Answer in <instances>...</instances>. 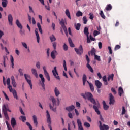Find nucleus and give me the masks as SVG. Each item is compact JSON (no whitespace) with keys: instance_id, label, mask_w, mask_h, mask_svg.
<instances>
[{"instance_id":"obj_1","label":"nucleus","mask_w":130,"mask_h":130,"mask_svg":"<svg viewBox=\"0 0 130 130\" xmlns=\"http://www.w3.org/2000/svg\"><path fill=\"white\" fill-rule=\"evenodd\" d=\"M86 98H87L88 100H89V101H90V102L92 103V104H94L92 108L94 109L95 112H96L97 114H98V115H100L101 113L100 111H99L98 108L100 107V104L98 103L97 104L96 100H95V99L93 98V94H92L91 92H88L86 93Z\"/></svg>"},{"instance_id":"obj_2","label":"nucleus","mask_w":130,"mask_h":130,"mask_svg":"<svg viewBox=\"0 0 130 130\" xmlns=\"http://www.w3.org/2000/svg\"><path fill=\"white\" fill-rule=\"evenodd\" d=\"M50 99L52 102L53 106L51 105V104H49V107L50 109H51L54 112H56V106H58L59 105L60 101L59 99L57 98V102L56 103V99H55V98L53 96H50ZM54 107V108H53Z\"/></svg>"},{"instance_id":"obj_3","label":"nucleus","mask_w":130,"mask_h":130,"mask_svg":"<svg viewBox=\"0 0 130 130\" xmlns=\"http://www.w3.org/2000/svg\"><path fill=\"white\" fill-rule=\"evenodd\" d=\"M59 23L60 25H61V30L60 32L62 34H63V31H62V29L63 31H64V33L67 36V37H69V34L68 33V29H67V26H66V25H67V20L66 19H63V18H62L60 20V19L59 20Z\"/></svg>"},{"instance_id":"obj_4","label":"nucleus","mask_w":130,"mask_h":130,"mask_svg":"<svg viewBox=\"0 0 130 130\" xmlns=\"http://www.w3.org/2000/svg\"><path fill=\"white\" fill-rule=\"evenodd\" d=\"M82 82L83 86H85V85H86V82H87V83H88V85H89L90 89L91 92H94L95 90V88H94V85H93V84H92L91 83H90L89 81H87V76H86V74L83 75Z\"/></svg>"},{"instance_id":"obj_5","label":"nucleus","mask_w":130,"mask_h":130,"mask_svg":"<svg viewBox=\"0 0 130 130\" xmlns=\"http://www.w3.org/2000/svg\"><path fill=\"white\" fill-rule=\"evenodd\" d=\"M2 110L4 115V116L7 121L10 120V118L9 117V115H8V111L9 112H11V110L9 109V108L6 106V105H4L2 107Z\"/></svg>"},{"instance_id":"obj_6","label":"nucleus","mask_w":130,"mask_h":130,"mask_svg":"<svg viewBox=\"0 0 130 130\" xmlns=\"http://www.w3.org/2000/svg\"><path fill=\"white\" fill-rule=\"evenodd\" d=\"M24 76L27 83H28V84L29 85L30 88L31 90H32L33 88H32V81H31V76H30V75L29 74H24Z\"/></svg>"},{"instance_id":"obj_7","label":"nucleus","mask_w":130,"mask_h":130,"mask_svg":"<svg viewBox=\"0 0 130 130\" xmlns=\"http://www.w3.org/2000/svg\"><path fill=\"white\" fill-rule=\"evenodd\" d=\"M46 114L47 122L48 123V127L50 128V130H52V127H51V118L50 117V114L48 110L46 111Z\"/></svg>"},{"instance_id":"obj_8","label":"nucleus","mask_w":130,"mask_h":130,"mask_svg":"<svg viewBox=\"0 0 130 130\" xmlns=\"http://www.w3.org/2000/svg\"><path fill=\"white\" fill-rule=\"evenodd\" d=\"M85 57L87 61L86 67L87 69H88L89 71H90L91 73H94V70L93 69L92 67H91V66L90 65V58H89V56H88V55H86Z\"/></svg>"},{"instance_id":"obj_9","label":"nucleus","mask_w":130,"mask_h":130,"mask_svg":"<svg viewBox=\"0 0 130 130\" xmlns=\"http://www.w3.org/2000/svg\"><path fill=\"white\" fill-rule=\"evenodd\" d=\"M52 73L54 78H55L56 80L60 81V77H59V75H58V72H57V70L56 69V66L54 67V69L52 71Z\"/></svg>"},{"instance_id":"obj_10","label":"nucleus","mask_w":130,"mask_h":130,"mask_svg":"<svg viewBox=\"0 0 130 130\" xmlns=\"http://www.w3.org/2000/svg\"><path fill=\"white\" fill-rule=\"evenodd\" d=\"M74 49L77 54H78V55H82V54H83V52H84V50L83 49V46H82V45H80L78 49L75 48Z\"/></svg>"},{"instance_id":"obj_11","label":"nucleus","mask_w":130,"mask_h":130,"mask_svg":"<svg viewBox=\"0 0 130 130\" xmlns=\"http://www.w3.org/2000/svg\"><path fill=\"white\" fill-rule=\"evenodd\" d=\"M43 70L44 71L45 77H46L47 80L49 82V81H50V76H49V73H48L47 70H46V67L45 66H43Z\"/></svg>"},{"instance_id":"obj_12","label":"nucleus","mask_w":130,"mask_h":130,"mask_svg":"<svg viewBox=\"0 0 130 130\" xmlns=\"http://www.w3.org/2000/svg\"><path fill=\"white\" fill-rule=\"evenodd\" d=\"M84 34L87 37V43H90V38H89V28H88V27H85L84 28Z\"/></svg>"},{"instance_id":"obj_13","label":"nucleus","mask_w":130,"mask_h":130,"mask_svg":"<svg viewBox=\"0 0 130 130\" xmlns=\"http://www.w3.org/2000/svg\"><path fill=\"white\" fill-rule=\"evenodd\" d=\"M109 104L110 105H114V102L115 101L114 100V96L112 95V93H110L109 94Z\"/></svg>"},{"instance_id":"obj_14","label":"nucleus","mask_w":130,"mask_h":130,"mask_svg":"<svg viewBox=\"0 0 130 130\" xmlns=\"http://www.w3.org/2000/svg\"><path fill=\"white\" fill-rule=\"evenodd\" d=\"M100 123V127L102 128V129L104 130H108L109 129V126L108 125H106L105 124H103L101 122V121H99Z\"/></svg>"},{"instance_id":"obj_15","label":"nucleus","mask_w":130,"mask_h":130,"mask_svg":"<svg viewBox=\"0 0 130 130\" xmlns=\"http://www.w3.org/2000/svg\"><path fill=\"white\" fill-rule=\"evenodd\" d=\"M77 122L78 126V130H84L83 126H82V121L80 119H77Z\"/></svg>"},{"instance_id":"obj_16","label":"nucleus","mask_w":130,"mask_h":130,"mask_svg":"<svg viewBox=\"0 0 130 130\" xmlns=\"http://www.w3.org/2000/svg\"><path fill=\"white\" fill-rule=\"evenodd\" d=\"M8 20L9 25L13 26V16H12V14L8 15Z\"/></svg>"},{"instance_id":"obj_17","label":"nucleus","mask_w":130,"mask_h":130,"mask_svg":"<svg viewBox=\"0 0 130 130\" xmlns=\"http://www.w3.org/2000/svg\"><path fill=\"white\" fill-rule=\"evenodd\" d=\"M11 124L13 128H15V126L17 125V122L16 121V119H15V118H11Z\"/></svg>"},{"instance_id":"obj_18","label":"nucleus","mask_w":130,"mask_h":130,"mask_svg":"<svg viewBox=\"0 0 130 130\" xmlns=\"http://www.w3.org/2000/svg\"><path fill=\"white\" fill-rule=\"evenodd\" d=\"M32 119L36 127H37V126H38V121H37V116H36V115H33Z\"/></svg>"},{"instance_id":"obj_19","label":"nucleus","mask_w":130,"mask_h":130,"mask_svg":"<svg viewBox=\"0 0 130 130\" xmlns=\"http://www.w3.org/2000/svg\"><path fill=\"white\" fill-rule=\"evenodd\" d=\"M54 93L56 96V97H58L59 95H60V91L58 89V88L55 87L54 90Z\"/></svg>"},{"instance_id":"obj_20","label":"nucleus","mask_w":130,"mask_h":130,"mask_svg":"<svg viewBox=\"0 0 130 130\" xmlns=\"http://www.w3.org/2000/svg\"><path fill=\"white\" fill-rule=\"evenodd\" d=\"M95 84L98 89H100L101 87H102V83H101L99 80H95Z\"/></svg>"},{"instance_id":"obj_21","label":"nucleus","mask_w":130,"mask_h":130,"mask_svg":"<svg viewBox=\"0 0 130 130\" xmlns=\"http://www.w3.org/2000/svg\"><path fill=\"white\" fill-rule=\"evenodd\" d=\"M66 110H68L69 112L73 111L75 109V106L72 105L70 106L67 107L66 108Z\"/></svg>"},{"instance_id":"obj_22","label":"nucleus","mask_w":130,"mask_h":130,"mask_svg":"<svg viewBox=\"0 0 130 130\" xmlns=\"http://www.w3.org/2000/svg\"><path fill=\"white\" fill-rule=\"evenodd\" d=\"M56 53H57V52L55 50H54L51 52V57L52 59H55V54H56Z\"/></svg>"},{"instance_id":"obj_23","label":"nucleus","mask_w":130,"mask_h":130,"mask_svg":"<svg viewBox=\"0 0 130 130\" xmlns=\"http://www.w3.org/2000/svg\"><path fill=\"white\" fill-rule=\"evenodd\" d=\"M31 73L36 78H38V74L37 73V70H36V69H32Z\"/></svg>"},{"instance_id":"obj_24","label":"nucleus","mask_w":130,"mask_h":130,"mask_svg":"<svg viewBox=\"0 0 130 130\" xmlns=\"http://www.w3.org/2000/svg\"><path fill=\"white\" fill-rule=\"evenodd\" d=\"M16 24L17 25V27H18V28H19V29L21 30L23 29V26H22V24L21 23H20V21L18 19H17L16 21Z\"/></svg>"},{"instance_id":"obj_25","label":"nucleus","mask_w":130,"mask_h":130,"mask_svg":"<svg viewBox=\"0 0 130 130\" xmlns=\"http://www.w3.org/2000/svg\"><path fill=\"white\" fill-rule=\"evenodd\" d=\"M3 1L2 2V6L3 8H7V6L8 5V0H2Z\"/></svg>"},{"instance_id":"obj_26","label":"nucleus","mask_w":130,"mask_h":130,"mask_svg":"<svg viewBox=\"0 0 130 130\" xmlns=\"http://www.w3.org/2000/svg\"><path fill=\"white\" fill-rule=\"evenodd\" d=\"M36 36L37 37V41L38 43H39V41L40 40V37H39V34H38V31H37V29H36L35 30Z\"/></svg>"},{"instance_id":"obj_27","label":"nucleus","mask_w":130,"mask_h":130,"mask_svg":"<svg viewBox=\"0 0 130 130\" xmlns=\"http://www.w3.org/2000/svg\"><path fill=\"white\" fill-rule=\"evenodd\" d=\"M103 108L104 110H108V108H109V106L106 105V103L105 102V101H103Z\"/></svg>"},{"instance_id":"obj_28","label":"nucleus","mask_w":130,"mask_h":130,"mask_svg":"<svg viewBox=\"0 0 130 130\" xmlns=\"http://www.w3.org/2000/svg\"><path fill=\"white\" fill-rule=\"evenodd\" d=\"M68 41L71 47H75V45L73 43V41L71 38H68Z\"/></svg>"},{"instance_id":"obj_29","label":"nucleus","mask_w":130,"mask_h":130,"mask_svg":"<svg viewBox=\"0 0 130 130\" xmlns=\"http://www.w3.org/2000/svg\"><path fill=\"white\" fill-rule=\"evenodd\" d=\"M12 94L13 95L14 98H15L17 100H18V94H17V91L16 90H14L12 91Z\"/></svg>"},{"instance_id":"obj_30","label":"nucleus","mask_w":130,"mask_h":130,"mask_svg":"<svg viewBox=\"0 0 130 130\" xmlns=\"http://www.w3.org/2000/svg\"><path fill=\"white\" fill-rule=\"evenodd\" d=\"M123 93V89L121 87H120L119 88V90H118V94L121 97V96L122 95V94Z\"/></svg>"},{"instance_id":"obj_31","label":"nucleus","mask_w":130,"mask_h":130,"mask_svg":"<svg viewBox=\"0 0 130 130\" xmlns=\"http://www.w3.org/2000/svg\"><path fill=\"white\" fill-rule=\"evenodd\" d=\"M50 40L51 41V42H53L54 41H55L56 40V38H55V36H54L53 35H52L49 37Z\"/></svg>"},{"instance_id":"obj_32","label":"nucleus","mask_w":130,"mask_h":130,"mask_svg":"<svg viewBox=\"0 0 130 130\" xmlns=\"http://www.w3.org/2000/svg\"><path fill=\"white\" fill-rule=\"evenodd\" d=\"M112 9V6H111V4H108L106 7L105 8V10H106V11H111Z\"/></svg>"},{"instance_id":"obj_33","label":"nucleus","mask_w":130,"mask_h":130,"mask_svg":"<svg viewBox=\"0 0 130 130\" xmlns=\"http://www.w3.org/2000/svg\"><path fill=\"white\" fill-rule=\"evenodd\" d=\"M65 14L66 16H67V17L69 18V19H71V14L70 13V11H69V9L66 10Z\"/></svg>"},{"instance_id":"obj_34","label":"nucleus","mask_w":130,"mask_h":130,"mask_svg":"<svg viewBox=\"0 0 130 130\" xmlns=\"http://www.w3.org/2000/svg\"><path fill=\"white\" fill-rule=\"evenodd\" d=\"M91 52V54L92 56L94 55H96V49L94 48H92L91 49V50L90 51Z\"/></svg>"},{"instance_id":"obj_35","label":"nucleus","mask_w":130,"mask_h":130,"mask_svg":"<svg viewBox=\"0 0 130 130\" xmlns=\"http://www.w3.org/2000/svg\"><path fill=\"white\" fill-rule=\"evenodd\" d=\"M10 61L11 62V67L14 69V57L12 55L10 56Z\"/></svg>"},{"instance_id":"obj_36","label":"nucleus","mask_w":130,"mask_h":130,"mask_svg":"<svg viewBox=\"0 0 130 130\" xmlns=\"http://www.w3.org/2000/svg\"><path fill=\"white\" fill-rule=\"evenodd\" d=\"M37 25L39 29V32L41 33V34H42V28H41V25H40V23L38 22L37 23Z\"/></svg>"},{"instance_id":"obj_37","label":"nucleus","mask_w":130,"mask_h":130,"mask_svg":"<svg viewBox=\"0 0 130 130\" xmlns=\"http://www.w3.org/2000/svg\"><path fill=\"white\" fill-rule=\"evenodd\" d=\"M39 77L41 79V81L42 83H45V79L43 77V75H42L41 74H39Z\"/></svg>"},{"instance_id":"obj_38","label":"nucleus","mask_w":130,"mask_h":130,"mask_svg":"<svg viewBox=\"0 0 130 130\" xmlns=\"http://www.w3.org/2000/svg\"><path fill=\"white\" fill-rule=\"evenodd\" d=\"M75 28L77 31H79V30H80L81 28V24L80 23L75 24Z\"/></svg>"},{"instance_id":"obj_39","label":"nucleus","mask_w":130,"mask_h":130,"mask_svg":"<svg viewBox=\"0 0 130 130\" xmlns=\"http://www.w3.org/2000/svg\"><path fill=\"white\" fill-rule=\"evenodd\" d=\"M113 77H114V74H112L111 75L109 76L108 77V81H109L110 80H111V81H113Z\"/></svg>"},{"instance_id":"obj_40","label":"nucleus","mask_w":130,"mask_h":130,"mask_svg":"<svg viewBox=\"0 0 130 130\" xmlns=\"http://www.w3.org/2000/svg\"><path fill=\"white\" fill-rule=\"evenodd\" d=\"M76 17H82V16H83V13L79 11L76 13Z\"/></svg>"},{"instance_id":"obj_41","label":"nucleus","mask_w":130,"mask_h":130,"mask_svg":"<svg viewBox=\"0 0 130 130\" xmlns=\"http://www.w3.org/2000/svg\"><path fill=\"white\" fill-rule=\"evenodd\" d=\"M89 40H90V43H91V41H96V39L95 38H93L92 37V35H89Z\"/></svg>"},{"instance_id":"obj_42","label":"nucleus","mask_w":130,"mask_h":130,"mask_svg":"<svg viewBox=\"0 0 130 130\" xmlns=\"http://www.w3.org/2000/svg\"><path fill=\"white\" fill-rule=\"evenodd\" d=\"M126 112V110H125V107L124 106H123L122 108L121 115H124V114H125Z\"/></svg>"},{"instance_id":"obj_43","label":"nucleus","mask_w":130,"mask_h":130,"mask_svg":"<svg viewBox=\"0 0 130 130\" xmlns=\"http://www.w3.org/2000/svg\"><path fill=\"white\" fill-rule=\"evenodd\" d=\"M94 59L98 60V61H101V58H100V56H98L97 55H94Z\"/></svg>"},{"instance_id":"obj_44","label":"nucleus","mask_w":130,"mask_h":130,"mask_svg":"<svg viewBox=\"0 0 130 130\" xmlns=\"http://www.w3.org/2000/svg\"><path fill=\"white\" fill-rule=\"evenodd\" d=\"M82 21L83 22V24H87V22H88V20L87 19V17L84 16L83 17Z\"/></svg>"},{"instance_id":"obj_45","label":"nucleus","mask_w":130,"mask_h":130,"mask_svg":"<svg viewBox=\"0 0 130 130\" xmlns=\"http://www.w3.org/2000/svg\"><path fill=\"white\" fill-rule=\"evenodd\" d=\"M26 125H27V126H28L30 130H33V127H32L30 123H29L28 122H26Z\"/></svg>"},{"instance_id":"obj_46","label":"nucleus","mask_w":130,"mask_h":130,"mask_svg":"<svg viewBox=\"0 0 130 130\" xmlns=\"http://www.w3.org/2000/svg\"><path fill=\"white\" fill-rule=\"evenodd\" d=\"M100 15L103 19H105V15H104V13H103V11L101 10L100 13Z\"/></svg>"},{"instance_id":"obj_47","label":"nucleus","mask_w":130,"mask_h":130,"mask_svg":"<svg viewBox=\"0 0 130 130\" xmlns=\"http://www.w3.org/2000/svg\"><path fill=\"white\" fill-rule=\"evenodd\" d=\"M100 34V32L97 31V30H94L93 32V36L94 37H96L98 35H99Z\"/></svg>"},{"instance_id":"obj_48","label":"nucleus","mask_w":130,"mask_h":130,"mask_svg":"<svg viewBox=\"0 0 130 130\" xmlns=\"http://www.w3.org/2000/svg\"><path fill=\"white\" fill-rule=\"evenodd\" d=\"M63 67L64 68V71H67V62H66L65 60H63Z\"/></svg>"},{"instance_id":"obj_49","label":"nucleus","mask_w":130,"mask_h":130,"mask_svg":"<svg viewBox=\"0 0 130 130\" xmlns=\"http://www.w3.org/2000/svg\"><path fill=\"white\" fill-rule=\"evenodd\" d=\"M36 67L39 70L40 69V62L39 61H37L36 64Z\"/></svg>"},{"instance_id":"obj_50","label":"nucleus","mask_w":130,"mask_h":130,"mask_svg":"<svg viewBox=\"0 0 130 130\" xmlns=\"http://www.w3.org/2000/svg\"><path fill=\"white\" fill-rule=\"evenodd\" d=\"M63 49L64 51H67L68 50V45L66 44V43H64L63 46Z\"/></svg>"},{"instance_id":"obj_51","label":"nucleus","mask_w":130,"mask_h":130,"mask_svg":"<svg viewBox=\"0 0 130 130\" xmlns=\"http://www.w3.org/2000/svg\"><path fill=\"white\" fill-rule=\"evenodd\" d=\"M21 44H22V46H23V47H24V48H25V49L26 48H28V47H29L27 45V44H26V43H25V42H21Z\"/></svg>"},{"instance_id":"obj_52","label":"nucleus","mask_w":130,"mask_h":130,"mask_svg":"<svg viewBox=\"0 0 130 130\" xmlns=\"http://www.w3.org/2000/svg\"><path fill=\"white\" fill-rule=\"evenodd\" d=\"M3 93L4 94V96L5 97L6 100H8L9 101L10 100V99L9 98V96H8L7 94L5 93V91H3Z\"/></svg>"},{"instance_id":"obj_53","label":"nucleus","mask_w":130,"mask_h":130,"mask_svg":"<svg viewBox=\"0 0 130 130\" xmlns=\"http://www.w3.org/2000/svg\"><path fill=\"white\" fill-rule=\"evenodd\" d=\"M21 120L22 121H23V122H24L25 121H26V116H21Z\"/></svg>"},{"instance_id":"obj_54","label":"nucleus","mask_w":130,"mask_h":130,"mask_svg":"<svg viewBox=\"0 0 130 130\" xmlns=\"http://www.w3.org/2000/svg\"><path fill=\"white\" fill-rule=\"evenodd\" d=\"M84 126H85V127H90V123H89L87 122H84Z\"/></svg>"},{"instance_id":"obj_55","label":"nucleus","mask_w":130,"mask_h":130,"mask_svg":"<svg viewBox=\"0 0 130 130\" xmlns=\"http://www.w3.org/2000/svg\"><path fill=\"white\" fill-rule=\"evenodd\" d=\"M120 45H116L115 47L114 50H118V49H120Z\"/></svg>"},{"instance_id":"obj_56","label":"nucleus","mask_w":130,"mask_h":130,"mask_svg":"<svg viewBox=\"0 0 130 130\" xmlns=\"http://www.w3.org/2000/svg\"><path fill=\"white\" fill-rule=\"evenodd\" d=\"M8 88L10 91V92H13V87H12V86H11V85H8Z\"/></svg>"},{"instance_id":"obj_57","label":"nucleus","mask_w":130,"mask_h":130,"mask_svg":"<svg viewBox=\"0 0 130 130\" xmlns=\"http://www.w3.org/2000/svg\"><path fill=\"white\" fill-rule=\"evenodd\" d=\"M89 16H89V19H90V20H93V19H94V16H93V13H90L89 14Z\"/></svg>"},{"instance_id":"obj_58","label":"nucleus","mask_w":130,"mask_h":130,"mask_svg":"<svg viewBox=\"0 0 130 130\" xmlns=\"http://www.w3.org/2000/svg\"><path fill=\"white\" fill-rule=\"evenodd\" d=\"M52 44H53V47L54 50H55L56 49V45H57V43L56 42H54L52 43Z\"/></svg>"},{"instance_id":"obj_59","label":"nucleus","mask_w":130,"mask_h":130,"mask_svg":"<svg viewBox=\"0 0 130 130\" xmlns=\"http://www.w3.org/2000/svg\"><path fill=\"white\" fill-rule=\"evenodd\" d=\"M12 84L13 85V86L14 87V88H16V87H17V83H16V81H12Z\"/></svg>"},{"instance_id":"obj_60","label":"nucleus","mask_w":130,"mask_h":130,"mask_svg":"<svg viewBox=\"0 0 130 130\" xmlns=\"http://www.w3.org/2000/svg\"><path fill=\"white\" fill-rule=\"evenodd\" d=\"M29 13H32L34 14V11L33 10V8L31 6H29Z\"/></svg>"},{"instance_id":"obj_61","label":"nucleus","mask_w":130,"mask_h":130,"mask_svg":"<svg viewBox=\"0 0 130 130\" xmlns=\"http://www.w3.org/2000/svg\"><path fill=\"white\" fill-rule=\"evenodd\" d=\"M81 96H82V97H83L84 99H87V97H86V93H81L80 94Z\"/></svg>"},{"instance_id":"obj_62","label":"nucleus","mask_w":130,"mask_h":130,"mask_svg":"<svg viewBox=\"0 0 130 130\" xmlns=\"http://www.w3.org/2000/svg\"><path fill=\"white\" fill-rule=\"evenodd\" d=\"M7 86L9 85H10L11 84V80L10 79V78H8L7 80Z\"/></svg>"},{"instance_id":"obj_63","label":"nucleus","mask_w":130,"mask_h":130,"mask_svg":"<svg viewBox=\"0 0 130 130\" xmlns=\"http://www.w3.org/2000/svg\"><path fill=\"white\" fill-rule=\"evenodd\" d=\"M19 33H20L21 35H25V31L20 29Z\"/></svg>"},{"instance_id":"obj_64","label":"nucleus","mask_w":130,"mask_h":130,"mask_svg":"<svg viewBox=\"0 0 130 130\" xmlns=\"http://www.w3.org/2000/svg\"><path fill=\"white\" fill-rule=\"evenodd\" d=\"M68 116L69 118H73V114H72L71 112H69L68 113Z\"/></svg>"}]
</instances>
